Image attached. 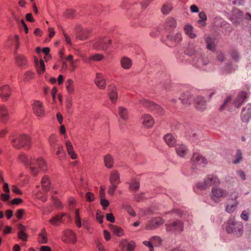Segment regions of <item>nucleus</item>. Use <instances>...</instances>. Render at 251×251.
Masks as SVG:
<instances>
[{
  "mask_svg": "<svg viewBox=\"0 0 251 251\" xmlns=\"http://www.w3.org/2000/svg\"><path fill=\"white\" fill-rule=\"evenodd\" d=\"M185 53L190 56L195 55L193 60L194 65L201 70H206V66L209 63V60L202 53L201 49L197 48L194 43H190L185 50Z\"/></svg>",
  "mask_w": 251,
  "mask_h": 251,
  "instance_id": "obj_1",
  "label": "nucleus"
},
{
  "mask_svg": "<svg viewBox=\"0 0 251 251\" xmlns=\"http://www.w3.org/2000/svg\"><path fill=\"white\" fill-rule=\"evenodd\" d=\"M226 231L229 234H232L236 237H240L243 233V225L241 222L230 218L226 226Z\"/></svg>",
  "mask_w": 251,
  "mask_h": 251,
  "instance_id": "obj_2",
  "label": "nucleus"
},
{
  "mask_svg": "<svg viewBox=\"0 0 251 251\" xmlns=\"http://www.w3.org/2000/svg\"><path fill=\"white\" fill-rule=\"evenodd\" d=\"M11 141L13 146L16 149L25 148L29 149L31 146V138L26 134L20 135L12 137Z\"/></svg>",
  "mask_w": 251,
  "mask_h": 251,
  "instance_id": "obj_3",
  "label": "nucleus"
},
{
  "mask_svg": "<svg viewBox=\"0 0 251 251\" xmlns=\"http://www.w3.org/2000/svg\"><path fill=\"white\" fill-rule=\"evenodd\" d=\"M219 178L214 175H207L204 178L203 182H200L196 185L200 190H205L211 186H217L220 184Z\"/></svg>",
  "mask_w": 251,
  "mask_h": 251,
  "instance_id": "obj_4",
  "label": "nucleus"
},
{
  "mask_svg": "<svg viewBox=\"0 0 251 251\" xmlns=\"http://www.w3.org/2000/svg\"><path fill=\"white\" fill-rule=\"evenodd\" d=\"M228 194V193L226 190L217 186L212 187L210 197L212 201L218 203L226 197Z\"/></svg>",
  "mask_w": 251,
  "mask_h": 251,
  "instance_id": "obj_5",
  "label": "nucleus"
},
{
  "mask_svg": "<svg viewBox=\"0 0 251 251\" xmlns=\"http://www.w3.org/2000/svg\"><path fill=\"white\" fill-rule=\"evenodd\" d=\"M29 165L31 173L34 176L37 175L39 172V169L37 167V166L40 170L43 171L46 170L47 168L46 164L42 158L31 160L29 163Z\"/></svg>",
  "mask_w": 251,
  "mask_h": 251,
  "instance_id": "obj_6",
  "label": "nucleus"
},
{
  "mask_svg": "<svg viewBox=\"0 0 251 251\" xmlns=\"http://www.w3.org/2000/svg\"><path fill=\"white\" fill-rule=\"evenodd\" d=\"M140 103L158 115H163L164 113V110L161 107L151 101L143 99L140 100Z\"/></svg>",
  "mask_w": 251,
  "mask_h": 251,
  "instance_id": "obj_7",
  "label": "nucleus"
},
{
  "mask_svg": "<svg viewBox=\"0 0 251 251\" xmlns=\"http://www.w3.org/2000/svg\"><path fill=\"white\" fill-rule=\"evenodd\" d=\"M111 40L107 37L98 39L93 44V47L98 50H105L111 44Z\"/></svg>",
  "mask_w": 251,
  "mask_h": 251,
  "instance_id": "obj_8",
  "label": "nucleus"
},
{
  "mask_svg": "<svg viewBox=\"0 0 251 251\" xmlns=\"http://www.w3.org/2000/svg\"><path fill=\"white\" fill-rule=\"evenodd\" d=\"M166 229L169 231L180 232L183 230V224L180 220H176L171 223L167 224Z\"/></svg>",
  "mask_w": 251,
  "mask_h": 251,
  "instance_id": "obj_9",
  "label": "nucleus"
},
{
  "mask_svg": "<svg viewBox=\"0 0 251 251\" xmlns=\"http://www.w3.org/2000/svg\"><path fill=\"white\" fill-rule=\"evenodd\" d=\"M191 162L193 166L197 168L199 166H204L207 162L205 158L198 153H194L191 158Z\"/></svg>",
  "mask_w": 251,
  "mask_h": 251,
  "instance_id": "obj_10",
  "label": "nucleus"
},
{
  "mask_svg": "<svg viewBox=\"0 0 251 251\" xmlns=\"http://www.w3.org/2000/svg\"><path fill=\"white\" fill-rule=\"evenodd\" d=\"M164 222L165 221L160 217L153 218L148 222V223L146 226V229L147 230L155 229L160 226L163 225Z\"/></svg>",
  "mask_w": 251,
  "mask_h": 251,
  "instance_id": "obj_11",
  "label": "nucleus"
},
{
  "mask_svg": "<svg viewBox=\"0 0 251 251\" xmlns=\"http://www.w3.org/2000/svg\"><path fill=\"white\" fill-rule=\"evenodd\" d=\"M108 95L113 104H116L118 100V89L114 84H111L108 87Z\"/></svg>",
  "mask_w": 251,
  "mask_h": 251,
  "instance_id": "obj_12",
  "label": "nucleus"
},
{
  "mask_svg": "<svg viewBox=\"0 0 251 251\" xmlns=\"http://www.w3.org/2000/svg\"><path fill=\"white\" fill-rule=\"evenodd\" d=\"M32 108L34 114L39 117L45 115V110L43 104L40 101H34L32 104Z\"/></svg>",
  "mask_w": 251,
  "mask_h": 251,
  "instance_id": "obj_13",
  "label": "nucleus"
},
{
  "mask_svg": "<svg viewBox=\"0 0 251 251\" xmlns=\"http://www.w3.org/2000/svg\"><path fill=\"white\" fill-rule=\"evenodd\" d=\"M12 90L7 84L0 85V97L3 100H7L11 96Z\"/></svg>",
  "mask_w": 251,
  "mask_h": 251,
  "instance_id": "obj_14",
  "label": "nucleus"
},
{
  "mask_svg": "<svg viewBox=\"0 0 251 251\" xmlns=\"http://www.w3.org/2000/svg\"><path fill=\"white\" fill-rule=\"evenodd\" d=\"M175 151L177 156L180 157H185L189 152L187 147L183 144H177L175 146Z\"/></svg>",
  "mask_w": 251,
  "mask_h": 251,
  "instance_id": "obj_15",
  "label": "nucleus"
},
{
  "mask_svg": "<svg viewBox=\"0 0 251 251\" xmlns=\"http://www.w3.org/2000/svg\"><path fill=\"white\" fill-rule=\"evenodd\" d=\"M96 85L100 89H104L106 87V80L104 76L100 73H97L95 79Z\"/></svg>",
  "mask_w": 251,
  "mask_h": 251,
  "instance_id": "obj_16",
  "label": "nucleus"
},
{
  "mask_svg": "<svg viewBox=\"0 0 251 251\" xmlns=\"http://www.w3.org/2000/svg\"><path fill=\"white\" fill-rule=\"evenodd\" d=\"M9 119V112L8 107L3 104L0 105V121L6 123Z\"/></svg>",
  "mask_w": 251,
  "mask_h": 251,
  "instance_id": "obj_17",
  "label": "nucleus"
},
{
  "mask_svg": "<svg viewBox=\"0 0 251 251\" xmlns=\"http://www.w3.org/2000/svg\"><path fill=\"white\" fill-rule=\"evenodd\" d=\"M141 119L143 125L146 127L151 128L154 124V119L150 114H144L142 116Z\"/></svg>",
  "mask_w": 251,
  "mask_h": 251,
  "instance_id": "obj_18",
  "label": "nucleus"
},
{
  "mask_svg": "<svg viewBox=\"0 0 251 251\" xmlns=\"http://www.w3.org/2000/svg\"><path fill=\"white\" fill-rule=\"evenodd\" d=\"M251 117V104L247 105L241 112V118L244 122H247Z\"/></svg>",
  "mask_w": 251,
  "mask_h": 251,
  "instance_id": "obj_19",
  "label": "nucleus"
},
{
  "mask_svg": "<svg viewBox=\"0 0 251 251\" xmlns=\"http://www.w3.org/2000/svg\"><path fill=\"white\" fill-rule=\"evenodd\" d=\"M243 18V13L238 9H234L233 11L231 21L235 25L240 23Z\"/></svg>",
  "mask_w": 251,
  "mask_h": 251,
  "instance_id": "obj_20",
  "label": "nucleus"
},
{
  "mask_svg": "<svg viewBox=\"0 0 251 251\" xmlns=\"http://www.w3.org/2000/svg\"><path fill=\"white\" fill-rule=\"evenodd\" d=\"M84 62L87 64H90L91 61H99L101 60L104 56L101 54H95L90 55L89 57H86L85 55H81Z\"/></svg>",
  "mask_w": 251,
  "mask_h": 251,
  "instance_id": "obj_21",
  "label": "nucleus"
},
{
  "mask_svg": "<svg viewBox=\"0 0 251 251\" xmlns=\"http://www.w3.org/2000/svg\"><path fill=\"white\" fill-rule=\"evenodd\" d=\"M109 181L111 184L117 186L121 183L120 174L117 171L113 170L110 173Z\"/></svg>",
  "mask_w": 251,
  "mask_h": 251,
  "instance_id": "obj_22",
  "label": "nucleus"
},
{
  "mask_svg": "<svg viewBox=\"0 0 251 251\" xmlns=\"http://www.w3.org/2000/svg\"><path fill=\"white\" fill-rule=\"evenodd\" d=\"M195 107L197 109L203 111L206 108V102L203 98L198 96L194 100Z\"/></svg>",
  "mask_w": 251,
  "mask_h": 251,
  "instance_id": "obj_23",
  "label": "nucleus"
},
{
  "mask_svg": "<svg viewBox=\"0 0 251 251\" xmlns=\"http://www.w3.org/2000/svg\"><path fill=\"white\" fill-rule=\"evenodd\" d=\"M65 241L75 244L76 241V235L75 232L71 229H67L64 232Z\"/></svg>",
  "mask_w": 251,
  "mask_h": 251,
  "instance_id": "obj_24",
  "label": "nucleus"
},
{
  "mask_svg": "<svg viewBox=\"0 0 251 251\" xmlns=\"http://www.w3.org/2000/svg\"><path fill=\"white\" fill-rule=\"evenodd\" d=\"M34 62L38 73L42 75L45 71L44 61L42 59L39 61L37 59H34Z\"/></svg>",
  "mask_w": 251,
  "mask_h": 251,
  "instance_id": "obj_25",
  "label": "nucleus"
},
{
  "mask_svg": "<svg viewBox=\"0 0 251 251\" xmlns=\"http://www.w3.org/2000/svg\"><path fill=\"white\" fill-rule=\"evenodd\" d=\"M66 146L68 153L71 156L72 159H75L77 158V154L75 153L73 145L70 141L68 140L66 142Z\"/></svg>",
  "mask_w": 251,
  "mask_h": 251,
  "instance_id": "obj_26",
  "label": "nucleus"
},
{
  "mask_svg": "<svg viewBox=\"0 0 251 251\" xmlns=\"http://www.w3.org/2000/svg\"><path fill=\"white\" fill-rule=\"evenodd\" d=\"M121 65L123 68L126 70L130 69L132 65L131 60L127 57H123L121 59Z\"/></svg>",
  "mask_w": 251,
  "mask_h": 251,
  "instance_id": "obj_27",
  "label": "nucleus"
},
{
  "mask_svg": "<svg viewBox=\"0 0 251 251\" xmlns=\"http://www.w3.org/2000/svg\"><path fill=\"white\" fill-rule=\"evenodd\" d=\"M204 40L206 44L207 49L209 50L215 51L216 46L214 39L210 36H208L206 37Z\"/></svg>",
  "mask_w": 251,
  "mask_h": 251,
  "instance_id": "obj_28",
  "label": "nucleus"
},
{
  "mask_svg": "<svg viewBox=\"0 0 251 251\" xmlns=\"http://www.w3.org/2000/svg\"><path fill=\"white\" fill-rule=\"evenodd\" d=\"M18 237L23 241H25L27 240V235L25 233V227L22 224H19L18 226Z\"/></svg>",
  "mask_w": 251,
  "mask_h": 251,
  "instance_id": "obj_29",
  "label": "nucleus"
},
{
  "mask_svg": "<svg viewBox=\"0 0 251 251\" xmlns=\"http://www.w3.org/2000/svg\"><path fill=\"white\" fill-rule=\"evenodd\" d=\"M42 187L45 192H47L50 189V180L47 176H43L41 181Z\"/></svg>",
  "mask_w": 251,
  "mask_h": 251,
  "instance_id": "obj_30",
  "label": "nucleus"
},
{
  "mask_svg": "<svg viewBox=\"0 0 251 251\" xmlns=\"http://www.w3.org/2000/svg\"><path fill=\"white\" fill-rule=\"evenodd\" d=\"M247 98V94L245 92H241L237 96V98L235 101V105L239 107L244 102Z\"/></svg>",
  "mask_w": 251,
  "mask_h": 251,
  "instance_id": "obj_31",
  "label": "nucleus"
},
{
  "mask_svg": "<svg viewBox=\"0 0 251 251\" xmlns=\"http://www.w3.org/2000/svg\"><path fill=\"white\" fill-rule=\"evenodd\" d=\"M118 114L123 120L126 121L128 119V111L126 108L122 106H119L118 107Z\"/></svg>",
  "mask_w": 251,
  "mask_h": 251,
  "instance_id": "obj_32",
  "label": "nucleus"
},
{
  "mask_svg": "<svg viewBox=\"0 0 251 251\" xmlns=\"http://www.w3.org/2000/svg\"><path fill=\"white\" fill-rule=\"evenodd\" d=\"M164 140L169 147H172L176 143V140L171 134H167L164 136Z\"/></svg>",
  "mask_w": 251,
  "mask_h": 251,
  "instance_id": "obj_33",
  "label": "nucleus"
},
{
  "mask_svg": "<svg viewBox=\"0 0 251 251\" xmlns=\"http://www.w3.org/2000/svg\"><path fill=\"white\" fill-rule=\"evenodd\" d=\"M15 59L17 64L20 67H24L26 64L27 60L26 57L24 55L16 54L15 56Z\"/></svg>",
  "mask_w": 251,
  "mask_h": 251,
  "instance_id": "obj_34",
  "label": "nucleus"
},
{
  "mask_svg": "<svg viewBox=\"0 0 251 251\" xmlns=\"http://www.w3.org/2000/svg\"><path fill=\"white\" fill-rule=\"evenodd\" d=\"M108 226L112 232L117 236L120 237L124 234L123 230L121 227L111 224H109Z\"/></svg>",
  "mask_w": 251,
  "mask_h": 251,
  "instance_id": "obj_35",
  "label": "nucleus"
},
{
  "mask_svg": "<svg viewBox=\"0 0 251 251\" xmlns=\"http://www.w3.org/2000/svg\"><path fill=\"white\" fill-rule=\"evenodd\" d=\"M193 26L189 24L184 26V30L185 34L190 38L194 39L196 37V35L193 31Z\"/></svg>",
  "mask_w": 251,
  "mask_h": 251,
  "instance_id": "obj_36",
  "label": "nucleus"
},
{
  "mask_svg": "<svg viewBox=\"0 0 251 251\" xmlns=\"http://www.w3.org/2000/svg\"><path fill=\"white\" fill-rule=\"evenodd\" d=\"M104 162L107 168H111L113 165V158L110 154H107L104 157Z\"/></svg>",
  "mask_w": 251,
  "mask_h": 251,
  "instance_id": "obj_37",
  "label": "nucleus"
},
{
  "mask_svg": "<svg viewBox=\"0 0 251 251\" xmlns=\"http://www.w3.org/2000/svg\"><path fill=\"white\" fill-rule=\"evenodd\" d=\"M38 241L41 244H46L48 242L47 232L45 228L42 229L39 235Z\"/></svg>",
  "mask_w": 251,
  "mask_h": 251,
  "instance_id": "obj_38",
  "label": "nucleus"
},
{
  "mask_svg": "<svg viewBox=\"0 0 251 251\" xmlns=\"http://www.w3.org/2000/svg\"><path fill=\"white\" fill-rule=\"evenodd\" d=\"M66 214L65 213H62L60 215H57L53 217L50 220V222L53 225H56L58 222H63L62 220V218L66 216Z\"/></svg>",
  "mask_w": 251,
  "mask_h": 251,
  "instance_id": "obj_39",
  "label": "nucleus"
},
{
  "mask_svg": "<svg viewBox=\"0 0 251 251\" xmlns=\"http://www.w3.org/2000/svg\"><path fill=\"white\" fill-rule=\"evenodd\" d=\"M165 25L166 27L172 28H175L176 25V22L175 19L173 17L168 18L166 20Z\"/></svg>",
  "mask_w": 251,
  "mask_h": 251,
  "instance_id": "obj_40",
  "label": "nucleus"
},
{
  "mask_svg": "<svg viewBox=\"0 0 251 251\" xmlns=\"http://www.w3.org/2000/svg\"><path fill=\"white\" fill-rule=\"evenodd\" d=\"M89 34V31L88 29H82L80 33L77 35V38L81 40H84L87 39Z\"/></svg>",
  "mask_w": 251,
  "mask_h": 251,
  "instance_id": "obj_41",
  "label": "nucleus"
},
{
  "mask_svg": "<svg viewBox=\"0 0 251 251\" xmlns=\"http://www.w3.org/2000/svg\"><path fill=\"white\" fill-rule=\"evenodd\" d=\"M66 87L67 92L69 94H72L74 91V81L71 79H69L66 83Z\"/></svg>",
  "mask_w": 251,
  "mask_h": 251,
  "instance_id": "obj_42",
  "label": "nucleus"
},
{
  "mask_svg": "<svg viewBox=\"0 0 251 251\" xmlns=\"http://www.w3.org/2000/svg\"><path fill=\"white\" fill-rule=\"evenodd\" d=\"M173 7L170 3H165L161 8V12L164 15L168 14L172 10Z\"/></svg>",
  "mask_w": 251,
  "mask_h": 251,
  "instance_id": "obj_43",
  "label": "nucleus"
},
{
  "mask_svg": "<svg viewBox=\"0 0 251 251\" xmlns=\"http://www.w3.org/2000/svg\"><path fill=\"white\" fill-rule=\"evenodd\" d=\"M140 183L139 181L136 179H133L129 183V188L130 190L133 191H137L139 189Z\"/></svg>",
  "mask_w": 251,
  "mask_h": 251,
  "instance_id": "obj_44",
  "label": "nucleus"
},
{
  "mask_svg": "<svg viewBox=\"0 0 251 251\" xmlns=\"http://www.w3.org/2000/svg\"><path fill=\"white\" fill-rule=\"evenodd\" d=\"M238 204V202L237 201H235L232 204H227L226 209V211L228 213H231L233 212L236 209Z\"/></svg>",
  "mask_w": 251,
  "mask_h": 251,
  "instance_id": "obj_45",
  "label": "nucleus"
},
{
  "mask_svg": "<svg viewBox=\"0 0 251 251\" xmlns=\"http://www.w3.org/2000/svg\"><path fill=\"white\" fill-rule=\"evenodd\" d=\"M200 20L198 21V23L201 24L202 26L205 25V21L207 20V17L204 12H201L199 15Z\"/></svg>",
  "mask_w": 251,
  "mask_h": 251,
  "instance_id": "obj_46",
  "label": "nucleus"
},
{
  "mask_svg": "<svg viewBox=\"0 0 251 251\" xmlns=\"http://www.w3.org/2000/svg\"><path fill=\"white\" fill-rule=\"evenodd\" d=\"M152 246L158 247L161 245L162 240L160 237L154 236L151 239Z\"/></svg>",
  "mask_w": 251,
  "mask_h": 251,
  "instance_id": "obj_47",
  "label": "nucleus"
},
{
  "mask_svg": "<svg viewBox=\"0 0 251 251\" xmlns=\"http://www.w3.org/2000/svg\"><path fill=\"white\" fill-rule=\"evenodd\" d=\"M242 160V153L240 150H238L235 155V159L233 161L234 164H238Z\"/></svg>",
  "mask_w": 251,
  "mask_h": 251,
  "instance_id": "obj_48",
  "label": "nucleus"
},
{
  "mask_svg": "<svg viewBox=\"0 0 251 251\" xmlns=\"http://www.w3.org/2000/svg\"><path fill=\"white\" fill-rule=\"evenodd\" d=\"M76 13L75 10H72V9H68L66 11V12L65 13V16L67 18H74L75 16Z\"/></svg>",
  "mask_w": 251,
  "mask_h": 251,
  "instance_id": "obj_49",
  "label": "nucleus"
},
{
  "mask_svg": "<svg viewBox=\"0 0 251 251\" xmlns=\"http://www.w3.org/2000/svg\"><path fill=\"white\" fill-rule=\"evenodd\" d=\"M182 40L181 34L179 32L177 33L174 35V40H173V44L176 45L179 43Z\"/></svg>",
  "mask_w": 251,
  "mask_h": 251,
  "instance_id": "obj_50",
  "label": "nucleus"
},
{
  "mask_svg": "<svg viewBox=\"0 0 251 251\" xmlns=\"http://www.w3.org/2000/svg\"><path fill=\"white\" fill-rule=\"evenodd\" d=\"M180 99L181 100L182 103L184 104H189L190 103V100L188 98V96L186 94H183L180 97Z\"/></svg>",
  "mask_w": 251,
  "mask_h": 251,
  "instance_id": "obj_51",
  "label": "nucleus"
},
{
  "mask_svg": "<svg viewBox=\"0 0 251 251\" xmlns=\"http://www.w3.org/2000/svg\"><path fill=\"white\" fill-rule=\"evenodd\" d=\"M36 196L37 199H40L43 201H46L47 200L45 194L40 191L37 192Z\"/></svg>",
  "mask_w": 251,
  "mask_h": 251,
  "instance_id": "obj_52",
  "label": "nucleus"
},
{
  "mask_svg": "<svg viewBox=\"0 0 251 251\" xmlns=\"http://www.w3.org/2000/svg\"><path fill=\"white\" fill-rule=\"evenodd\" d=\"M117 187H118L117 185H114V184H111L108 188V194L111 196L114 195V192H115V190L117 189Z\"/></svg>",
  "mask_w": 251,
  "mask_h": 251,
  "instance_id": "obj_53",
  "label": "nucleus"
},
{
  "mask_svg": "<svg viewBox=\"0 0 251 251\" xmlns=\"http://www.w3.org/2000/svg\"><path fill=\"white\" fill-rule=\"evenodd\" d=\"M124 207L127 213L131 216H135L136 215L135 212L133 210L132 208L129 205H124Z\"/></svg>",
  "mask_w": 251,
  "mask_h": 251,
  "instance_id": "obj_54",
  "label": "nucleus"
},
{
  "mask_svg": "<svg viewBox=\"0 0 251 251\" xmlns=\"http://www.w3.org/2000/svg\"><path fill=\"white\" fill-rule=\"evenodd\" d=\"M86 198L87 201L89 202H92L95 199L94 194L91 192H87L86 194Z\"/></svg>",
  "mask_w": 251,
  "mask_h": 251,
  "instance_id": "obj_55",
  "label": "nucleus"
},
{
  "mask_svg": "<svg viewBox=\"0 0 251 251\" xmlns=\"http://www.w3.org/2000/svg\"><path fill=\"white\" fill-rule=\"evenodd\" d=\"M56 141V139L55 135H51L49 138V142L52 148H55Z\"/></svg>",
  "mask_w": 251,
  "mask_h": 251,
  "instance_id": "obj_56",
  "label": "nucleus"
},
{
  "mask_svg": "<svg viewBox=\"0 0 251 251\" xmlns=\"http://www.w3.org/2000/svg\"><path fill=\"white\" fill-rule=\"evenodd\" d=\"M231 56L232 58L235 61H238L239 58V55L238 51L235 50H233L231 52Z\"/></svg>",
  "mask_w": 251,
  "mask_h": 251,
  "instance_id": "obj_57",
  "label": "nucleus"
},
{
  "mask_svg": "<svg viewBox=\"0 0 251 251\" xmlns=\"http://www.w3.org/2000/svg\"><path fill=\"white\" fill-rule=\"evenodd\" d=\"M19 159L20 160V161L21 162H22L23 163H25V164H28L27 157H26V155L25 154L21 153L19 155Z\"/></svg>",
  "mask_w": 251,
  "mask_h": 251,
  "instance_id": "obj_58",
  "label": "nucleus"
},
{
  "mask_svg": "<svg viewBox=\"0 0 251 251\" xmlns=\"http://www.w3.org/2000/svg\"><path fill=\"white\" fill-rule=\"evenodd\" d=\"M100 204L103 206V209H105L109 205V201L105 199V198H102L100 199Z\"/></svg>",
  "mask_w": 251,
  "mask_h": 251,
  "instance_id": "obj_59",
  "label": "nucleus"
},
{
  "mask_svg": "<svg viewBox=\"0 0 251 251\" xmlns=\"http://www.w3.org/2000/svg\"><path fill=\"white\" fill-rule=\"evenodd\" d=\"M239 196V194L237 192L234 191L231 193L230 195V199L232 200L236 201V200L238 198Z\"/></svg>",
  "mask_w": 251,
  "mask_h": 251,
  "instance_id": "obj_60",
  "label": "nucleus"
},
{
  "mask_svg": "<svg viewBox=\"0 0 251 251\" xmlns=\"http://www.w3.org/2000/svg\"><path fill=\"white\" fill-rule=\"evenodd\" d=\"M56 154L58 155H65V151H64V150L63 149V146L61 145H59L58 147V150L56 152Z\"/></svg>",
  "mask_w": 251,
  "mask_h": 251,
  "instance_id": "obj_61",
  "label": "nucleus"
},
{
  "mask_svg": "<svg viewBox=\"0 0 251 251\" xmlns=\"http://www.w3.org/2000/svg\"><path fill=\"white\" fill-rule=\"evenodd\" d=\"M153 0H143L141 2V6L143 9H145L152 1Z\"/></svg>",
  "mask_w": 251,
  "mask_h": 251,
  "instance_id": "obj_62",
  "label": "nucleus"
},
{
  "mask_svg": "<svg viewBox=\"0 0 251 251\" xmlns=\"http://www.w3.org/2000/svg\"><path fill=\"white\" fill-rule=\"evenodd\" d=\"M240 216L241 219L245 221H247L249 220L248 213L245 210L242 211Z\"/></svg>",
  "mask_w": 251,
  "mask_h": 251,
  "instance_id": "obj_63",
  "label": "nucleus"
},
{
  "mask_svg": "<svg viewBox=\"0 0 251 251\" xmlns=\"http://www.w3.org/2000/svg\"><path fill=\"white\" fill-rule=\"evenodd\" d=\"M231 100V98L230 97H227V98L226 99V100H225L224 103L223 104H222L220 108V110L221 111H223V110L225 109L226 104L229 102Z\"/></svg>",
  "mask_w": 251,
  "mask_h": 251,
  "instance_id": "obj_64",
  "label": "nucleus"
}]
</instances>
